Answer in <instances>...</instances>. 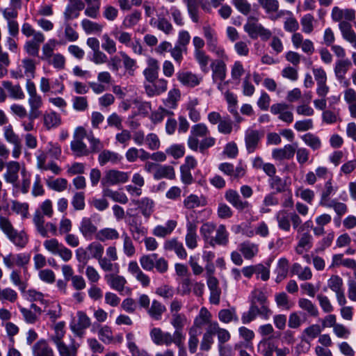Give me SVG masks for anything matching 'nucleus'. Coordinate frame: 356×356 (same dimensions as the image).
I'll list each match as a JSON object with an SVG mask.
<instances>
[{"instance_id":"1","label":"nucleus","mask_w":356,"mask_h":356,"mask_svg":"<svg viewBox=\"0 0 356 356\" xmlns=\"http://www.w3.org/2000/svg\"><path fill=\"white\" fill-rule=\"evenodd\" d=\"M250 299V306L248 311L242 314V323H250L258 316L264 320H268L272 314V311L267 304L266 294L259 289H254L252 291Z\"/></svg>"},{"instance_id":"2","label":"nucleus","mask_w":356,"mask_h":356,"mask_svg":"<svg viewBox=\"0 0 356 356\" xmlns=\"http://www.w3.org/2000/svg\"><path fill=\"white\" fill-rule=\"evenodd\" d=\"M26 90L29 95L28 104L30 118H38L42 114L40 108L43 106V101L42 97L37 92L35 84L31 79H28L26 81Z\"/></svg>"},{"instance_id":"3","label":"nucleus","mask_w":356,"mask_h":356,"mask_svg":"<svg viewBox=\"0 0 356 356\" xmlns=\"http://www.w3.org/2000/svg\"><path fill=\"white\" fill-rule=\"evenodd\" d=\"M275 218L277 222L278 227L285 232H289L291 229V222L293 229H296L302 223L300 216L296 212L289 213L286 210L281 209L275 214Z\"/></svg>"},{"instance_id":"4","label":"nucleus","mask_w":356,"mask_h":356,"mask_svg":"<svg viewBox=\"0 0 356 356\" xmlns=\"http://www.w3.org/2000/svg\"><path fill=\"white\" fill-rule=\"evenodd\" d=\"M3 135L6 141L13 145L11 151L13 158L19 159L22 153L23 145L19 136L15 133L12 124H9L3 127Z\"/></svg>"},{"instance_id":"5","label":"nucleus","mask_w":356,"mask_h":356,"mask_svg":"<svg viewBox=\"0 0 356 356\" xmlns=\"http://www.w3.org/2000/svg\"><path fill=\"white\" fill-rule=\"evenodd\" d=\"M243 29L252 40L260 38L262 40L266 41L272 37V32L269 29L255 22H247L244 24Z\"/></svg>"},{"instance_id":"6","label":"nucleus","mask_w":356,"mask_h":356,"mask_svg":"<svg viewBox=\"0 0 356 356\" xmlns=\"http://www.w3.org/2000/svg\"><path fill=\"white\" fill-rule=\"evenodd\" d=\"M77 319L71 322L70 327L75 336L82 338L85 334V330L91 325L90 317L83 311L76 313Z\"/></svg>"},{"instance_id":"7","label":"nucleus","mask_w":356,"mask_h":356,"mask_svg":"<svg viewBox=\"0 0 356 356\" xmlns=\"http://www.w3.org/2000/svg\"><path fill=\"white\" fill-rule=\"evenodd\" d=\"M225 198L238 211L248 212L252 209L251 204L247 200H243L239 193L234 189H229L225 193Z\"/></svg>"},{"instance_id":"8","label":"nucleus","mask_w":356,"mask_h":356,"mask_svg":"<svg viewBox=\"0 0 356 356\" xmlns=\"http://www.w3.org/2000/svg\"><path fill=\"white\" fill-rule=\"evenodd\" d=\"M33 223L36 227L38 232L42 237L48 236V231L52 234L53 236L57 235V227L56 225L52 222H47L44 225V218L43 215L37 210L33 217Z\"/></svg>"},{"instance_id":"9","label":"nucleus","mask_w":356,"mask_h":356,"mask_svg":"<svg viewBox=\"0 0 356 356\" xmlns=\"http://www.w3.org/2000/svg\"><path fill=\"white\" fill-rule=\"evenodd\" d=\"M128 179L129 176L127 172L116 170H109L105 172V175L102 179L101 184L103 188H108L110 186L125 183Z\"/></svg>"},{"instance_id":"10","label":"nucleus","mask_w":356,"mask_h":356,"mask_svg":"<svg viewBox=\"0 0 356 356\" xmlns=\"http://www.w3.org/2000/svg\"><path fill=\"white\" fill-rule=\"evenodd\" d=\"M209 134L207 126L204 123L196 124L191 127V135L188 138V146L193 150L197 151L198 137H205Z\"/></svg>"},{"instance_id":"11","label":"nucleus","mask_w":356,"mask_h":356,"mask_svg":"<svg viewBox=\"0 0 356 356\" xmlns=\"http://www.w3.org/2000/svg\"><path fill=\"white\" fill-rule=\"evenodd\" d=\"M6 172L3 177L5 181L12 186H17V181L19 180V172H21L20 164L15 161H10L5 163Z\"/></svg>"},{"instance_id":"12","label":"nucleus","mask_w":356,"mask_h":356,"mask_svg":"<svg viewBox=\"0 0 356 356\" xmlns=\"http://www.w3.org/2000/svg\"><path fill=\"white\" fill-rule=\"evenodd\" d=\"M298 234L296 238L298 240L296 247V252L298 254H302L305 251H308L313 245V237L309 232H302V227L297 228Z\"/></svg>"},{"instance_id":"13","label":"nucleus","mask_w":356,"mask_h":356,"mask_svg":"<svg viewBox=\"0 0 356 356\" xmlns=\"http://www.w3.org/2000/svg\"><path fill=\"white\" fill-rule=\"evenodd\" d=\"M85 8L82 0H70L63 12L65 20L68 22L79 17L80 11Z\"/></svg>"},{"instance_id":"14","label":"nucleus","mask_w":356,"mask_h":356,"mask_svg":"<svg viewBox=\"0 0 356 356\" xmlns=\"http://www.w3.org/2000/svg\"><path fill=\"white\" fill-rule=\"evenodd\" d=\"M168 84L165 79L157 78L154 82L145 84V90L148 97L159 96L167 90Z\"/></svg>"},{"instance_id":"15","label":"nucleus","mask_w":356,"mask_h":356,"mask_svg":"<svg viewBox=\"0 0 356 356\" xmlns=\"http://www.w3.org/2000/svg\"><path fill=\"white\" fill-rule=\"evenodd\" d=\"M264 134L252 129H248L245 134V143L248 153H253L258 147L259 143Z\"/></svg>"},{"instance_id":"16","label":"nucleus","mask_w":356,"mask_h":356,"mask_svg":"<svg viewBox=\"0 0 356 356\" xmlns=\"http://www.w3.org/2000/svg\"><path fill=\"white\" fill-rule=\"evenodd\" d=\"M291 42L296 49L301 48L302 51L308 55H312L314 52L313 42L309 39L304 40L300 33H295L292 35Z\"/></svg>"},{"instance_id":"17","label":"nucleus","mask_w":356,"mask_h":356,"mask_svg":"<svg viewBox=\"0 0 356 356\" xmlns=\"http://www.w3.org/2000/svg\"><path fill=\"white\" fill-rule=\"evenodd\" d=\"M270 112L273 115H278V118L288 124L293 121V113L289 111V105L285 103L274 104L270 106Z\"/></svg>"},{"instance_id":"18","label":"nucleus","mask_w":356,"mask_h":356,"mask_svg":"<svg viewBox=\"0 0 356 356\" xmlns=\"http://www.w3.org/2000/svg\"><path fill=\"white\" fill-rule=\"evenodd\" d=\"M332 19L334 22H351L355 18V11L351 8L341 9L337 6H334L332 10Z\"/></svg>"},{"instance_id":"19","label":"nucleus","mask_w":356,"mask_h":356,"mask_svg":"<svg viewBox=\"0 0 356 356\" xmlns=\"http://www.w3.org/2000/svg\"><path fill=\"white\" fill-rule=\"evenodd\" d=\"M197 227V225L196 221H187L185 241L187 247L190 249H194L197 246V235L196 232Z\"/></svg>"},{"instance_id":"20","label":"nucleus","mask_w":356,"mask_h":356,"mask_svg":"<svg viewBox=\"0 0 356 356\" xmlns=\"http://www.w3.org/2000/svg\"><path fill=\"white\" fill-rule=\"evenodd\" d=\"M79 229L83 236L88 239H92L98 232L97 227L93 222V220L88 217H83L81 219Z\"/></svg>"},{"instance_id":"21","label":"nucleus","mask_w":356,"mask_h":356,"mask_svg":"<svg viewBox=\"0 0 356 356\" xmlns=\"http://www.w3.org/2000/svg\"><path fill=\"white\" fill-rule=\"evenodd\" d=\"M177 80L184 86L194 88L200 83L202 79L188 71H179L177 74Z\"/></svg>"},{"instance_id":"22","label":"nucleus","mask_w":356,"mask_h":356,"mask_svg":"<svg viewBox=\"0 0 356 356\" xmlns=\"http://www.w3.org/2000/svg\"><path fill=\"white\" fill-rule=\"evenodd\" d=\"M1 84L10 98L15 100H23L25 98V93L19 83L13 84L10 81H3Z\"/></svg>"},{"instance_id":"23","label":"nucleus","mask_w":356,"mask_h":356,"mask_svg":"<svg viewBox=\"0 0 356 356\" xmlns=\"http://www.w3.org/2000/svg\"><path fill=\"white\" fill-rule=\"evenodd\" d=\"M127 270L130 274L141 283L143 286L146 287L149 286L150 283L149 277L141 270L136 261H131L128 264Z\"/></svg>"},{"instance_id":"24","label":"nucleus","mask_w":356,"mask_h":356,"mask_svg":"<svg viewBox=\"0 0 356 356\" xmlns=\"http://www.w3.org/2000/svg\"><path fill=\"white\" fill-rule=\"evenodd\" d=\"M147 67L143 71V75L145 79L150 82H154L158 78L159 64V61L154 58H149L147 60Z\"/></svg>"},{"instance_id":"25","label":"nucleus","mask_w":356,"mask_h":356,"mask_svg":"<svg viewBox=\"0 0 356 356\" xmlns=\"http://www.w3.org/2000/svg\"><path fill=\"white\" fill-rule=\"evenodd\" d=\"M7 238L18 249L26 248L29 241V237L24 230L15 229Z\"/></svg>"},{"instance_id":"26","label":"nucleus","mask_w":356,"mask_h":356,"mask_svg":"<svg viewBox=\"0 0 356 356\" xmlns=\"http://www.w3.org/2000/svg\"><path fill=\"white\" fill-rule=\"evenodd\" d=\"M43 125L47 130L58 127L62 124L61 116L54 111L45 112L42 117Z\"/></svg>"},{"instance_id":"27","label":"nucleus","mask_w":356,"mask_h":356,"mask_svg":"<svg viewBox=\"0 0 356 356\" xmlns=\"http://www.w3.org/2000/svg\"><path fill=\"white\" fill-rule=\"evenodd\" d=\"M209 332L213 335L216 334L218 337V346L225 344L231 338V334L228 330L221 328L217 322H211L209 325Z\"/></svg>"},{"instance_id":"28","label":"nucleus","mask_w":356,"mask_h":356,"mask_svg":"<svg viewBox=\"0 0 356 356\" xmlns=\"http://www.w3.org/2000/svg\"><path fill=\"white\" fill-rule=\"evenodd\" d=\"M129 232L131 234L132 239L135 241L141 243L143 241L142 238L145 237L147 233V229L143 226L140 221H138L136 219H133L129 223Z\"/></svg>"},{"instance_id":"29","label":"nucleus","mask_w":356,"mask_h":356,"mask_svg":"<svg viewBox=\"0 0 356 356\" xmlns=\"http://www.w3.org/2000/svg\"><path fill=\"white\" fill-rule=\"evenodd\" d=\"M339 29L343 38L356 49V33L353 29L351 24L347 22H341L339 24Z\"/></svg>"},{"instance_id":"30","label":"nucleus","mask_w":356,"mask_h":356,"mask_svg":"<svg viewBox=\"0 0 356 356\" xmlns=\"http://www.w3.org/2000/svg\"><path fill=\"white\" fill-rule=\"evenodd\" d=\"M149 24L163 32L165 35H170L174 31L173 26L170 22L165 17L160 15L158 16L157 19L152 17L149 20Z\"/></svg>"},{"instance_id":"31","label":"nucleus","mask_w":356,"mask_h":356,"mask_svg":"<svg viewBox=\"0 0 356 356\" xmlns=\"http://www.w3.org/2000/svg\"><path fill=\"white\" fill-rule=\"evenodd\" d=\"M21 182L19 183L18 181H17V186H13V194L18 193L19 192H21L23 194H26L29 191L31 175L26 171L24 167L21 170Z\"/></svg>"},{"instance_id":"32","label":"nucleus","mask_w":356,"mask_h":356,"mask_svg":"<svg viewBox=\"0 0 356 356\" xmlns=\"http://www.w3.org/2000/svg\"><path fill=\"white\" fill-rule=\"evenodd\" d=\"M224 60L220 58L211 64L212 78L214 82L224 81L226 77L227 68Z\"/></svg>"},{"instance_id":"33","label":"nucleus","mask_w":356,"mask_h":356,"mask_svg":"<svg viewBox=\"0 0 356 356\" xmlns=\"http://www.w3.org/2000/svg\"><path fill=\"white\" fill-rule=\"evenodd\" d=\"M238 250L245 259H252L259 252V245L250 241H245L239 245Z\"/></svg>"},{"instance_id":"34","label":"nucleus","mask_w":356,"mask_h":356,"mask_svg":"<svg viewBox=\"0 0 356 356\" xmlns=\"http://www.w3.org/2000/svg\"><path fill=\"white\" fill-rule=\"evenodd\" d=\"M163 247L166 250L174 251L181 259H185L187 257V252L182 243L179 242L177 238H173L166 241Z\"/></svg>"},{"instance_id":"35","label":"nucleus","mask_w":356,"mask_h":356,"mask_svg":"<svg viewBox=\"0 0 356 356\" xmlns=\"http://www.w3.org/2000/svg\"><path fill=\"white\" fill-rule=\"evenodd\" d=\"M36 35L35 38L27 40L24 46V49L26 54L31 56H38L39 54L40 47L44 42L45 38Z\"/></svg>"},{"instance_id":"36","label":"nucleus","mask_w":356,"mask_h":356,"mask_svg":"<svg viewBox=\"0 0 356 356\" xmlns=\"http://www.w3.org/2000/svg\"><path fill=\"white\" fill-rule=\"evenodd\" d=\"M296 148L292 145H286L282 148L274 149L272 151V157L275 160L282 161L290 159L293 157Z\"/></svg>"},{"instance_id":"37","label":"nucleus","mask_w":356,"mask_h":356,"mask_svg":"<svg viewBox=\"0 0 356 356\" xmlns=\"http://www.w3.org/2000/svg\"><path fill=\"white\" fill-rule=\"evenodd\" d=\"M60 356H77L79 344L72 340L70 345L65 344L64 341L55 344Z\"/></svg>"},{"instance_id":"38","label":"nucleus","mask_w":356,"mask_h":356,"mask_svg":"<svg viewBox=\"0 0 356 356\" xmlns=\"http://www.w3.org/2000/svg\"><path fill=\"white\" fill-rule=\"evenodd\" d=\"M216 236L210 242V245L214 247L216 245H227L229 242V234L224 225H220L216 229Z\"/></svg>"},{"instance_id":"39","label":"nucleus","mask_w":356,"mask_h":356,"mask_svg":"<svg viewBox=\"0 0 356 356\" xmlns=\"http://www.w3.org/2000/svg\"><path fill=\"white\" fill-rule=\"evenodd\" d=\"M343 99L348 106V111L352 118H356V90L348 88L343 91Z\"/></svg>"},{"instance_id":"40","label":"nucleus","mask_w":356,"mask_h":356,"mask_svg":"<svg viewBox=\"0 0 356 356\" xmlns=\"http://www.w3.org/2000/svg\"><path fill=\"white\" fill-rule=\"evenodd\" d=\"M105 279L111 289L118 292L124 291L127 280L123 276L118 275L117 273L108 274L105 275Z\"/></svg>"},{"instance_id":"41","label":"nucleus","mask_w":356,"mask_h":356,"mask_svg":"<svg viewBox=\"0 0 356 356\" xmlns=\"http://www.w3.org/2000/svg\"><path fill=\"white\" fill-rule=\"evenodd\" d=\"M177 222L176 220H168L165 225H157L152 230V234L161 238H164L170 235L177 227Z\"/></svg>"},{"instance_id":"42","label":"nucleus","mask_w":356,"mask_h":356,"mask_svg":"<svg viewBox=\"0 0 356 356\" xmlns=\"http://www.w3.org/2000/svg\"><path fill=\"white\" fill-rule=\"evenodd\" d=\"M185 340V335L180 334L178 332H174L172 334L170 332H164L162 339L160 342V346L165 345L167 346H170L172 343H175L177 347L181 346L183 342Z\"/></svg>"},{"instance_id":"43","label":"nucleus","mask_w":356,"mask_h":356,"mask_svg":"<svg viewBox=\"0 0 356 356\" xmlns=\"http://www.w3.org/2000/svg\"><path fill=\"white\" fill-rule=\"evenodd\" d=\"M181 98V92L178 88H174L169 90L168 96L163 99V103L167 109H175L177 107V103Z\"/></svg>"},{"instance_id":"44","label":"nucleus","mask_w":356,"mask_h":356,"mask_svg":"<svg viewBox=\"0 0 356 356\" xmlns=\"http://www.w3.org/2000/svg\"><path fill=\"white\" fill-rule=\"evenodd\" d=\"M133 202L134 204L138 206L141 213L146 218H149L154 211V202L148 197H144L138 200H133Z\"/></svg>"},{"instance_id":"45","label":"nucleus","mask_w":356,"mask_h":356,"mask_svg":"<svg viewBox=\"0 0 356 356\" xmlns=\"http://www.w3.org/2000/svg\"><path fill=\"white\" fill-rule=\"evenodd\" d=\"M351 66L352 63L348 59H341L337 60L334 68V74L337 80H343L347 72Z\"/></svg>"},{"instance_id":"46","label":"nucleus","mask_w":356,"mask_h":356,"mask_svg":"<svg viewBox=\"0 0 356 356\" xmlns=\"http://www.w3.org/2000/svg\"><path fill=\"white\" fill-rule=\"evenodd\" d=\"M120 237L118 231L115 228L105 227L99 230L95 238L101 242L117 240Z\"/></svg>"},{"instance_id":"47","label":"nucleus","mask_w":356,"mask_h":356,"mask_svg":"<svg viewBox=\"0 0 356 356\" xmlns=\"http://www.w3.org/2000/svg\"><path fill=\"white\" fill-rule=\"evenodd\" d=\"M198 105L199 99L196 97L190 98L186 104V108L188 112V117L193 122H197L201 119L200 112L197 108Z\"/></svg>"},{"instance_id":"48","label":"nucleus","mask_w":356,"mask_h":356,"mask_svg":"<svg viewBox=\"0 0 356 356\" xmlns=\"http://www.w3.org/2000/svg\"><path fill=\"white\" fill-rule=\"evenodd\" d=\"M33 356H54V351L45 340L37 341L32 348Z\"/></svg>"},{"instance_id":"49","label":"nucleus","mask_w":356,"mask_h":356,"mask_svg":"<svg viewBox=\"0 0 356 356\" xmlns=\"http://www.w3.org/2000/svg\"><path fill=\"white\" fill-rule=\"evenodd\" d=\"M289 262L285 257L280 258L277 261V265L275 269L277 274L275 282L277 283L281 282L284 280L289 273Z\"/></svg>"},{"instance_id":"50","label":"nucleus","mask_w":356,"mask_h":356,"mask_svg":"<svg viewBox=\"0 0 356 356\" xmlns=\"http://www.w3.org/2000/svg\"><path fill=\"white\" fill-rule=\"evenodd\" d=\"M166 308L161 302L156 300L152 302V305L147 310L149 316L154 320L159 321L161 319L163 314L165 312Z\"/></svg>"},{"instance_id":"51","label":"nucleus","mask_w":356,"mask_h":356,"mask_svg":"<svg viewBox=\"0 0 356 356\" xmlns=\"http://www.w3.org/2000/svg\"><path fill=\"white\" fill-rule=\"evenodd\" d=\"M121 159L122 157L118 153L105 149L99 154L98 161L101 165H104L108 162L113 164L118 163Z\"/></svg>"},{"instance_id":"52","label":"nucleus","mask_w":356,"mask_h":356,"mask_svg":"<svg viewBox=\"0 0 356 356\" xmlns=\"http://www.w3.org/2000/svg\"><path fill=\"white\" fill-rule=\"evenodd\" d=\"M174 112L160 106L156 110L152 111L150 115V120L154 124L161 123L165 116L172 117Z\"/></svg>"},{"instance_id":"53","label":"nucleus","mask_w":356,"mask_h":356,"mask_svg":"<svg viewBox=\"0 0 356 356\" xmlns=\"http://www.w3.org/2000/svg\"><path fill=\"white\" fill-rule=\"evenodd\" d=\"M175 178V169L171 165H159L154 175L155 179H174Z\"/></svg>"},{"instance_id":"54","label":"nucleus","mask_w":356,"mask_h":356,"mask_svg":"<svg viewBox=\"0 0 356 356\" xmlns=\"http://www.w3.org/2000/svg\"><path fill=\"white\" fill-rule=\"evenodd\" d=\"M291 273L296 275L298 279L302 281L311 280L312 277V272L310 268L307 266L302 268L298 263L293 264Z\"/></svg>"},{"instance_id":"55","label":"nucleus","mask_w":356,"mask_h":356,"mask_svg":"<svg viewBox=\"0 0 356 356\" xmlns=\"http://www.w3.org/2000/svg\"><path fill=\"white\" fill-rule=\"evenodd\" d=\"M277 346L270 338L262 339L258 344L259 350L264 356H273Z\"/></svg>"},{"instance_id":"56","label":"nucleus","mask_w":356,"mask_h":356,"mask_svg":"<svg viewBox=\"0 0 356 356\" xmlns=\"http://www.w3.org/2000/svg\"><path fill=\"white\" fill-rule=\"evenodd\" d=\"M207 46L209 51L215 54L219 58L228 60V56L226 54L225 49L218 44L217 37L209 40L207 42Z\"/></svg>"},{"instance_id":"57","label":"nucleus","mask_w":356,"mask_h":356,"mask_svg":"<svg viewBox=\"0 0 356 356\" xmlns=\"http://www.w3.org/2000/svg\"><path fill=\"white\" fill-rule=\"evenodd\" d=\"M98 329V337L99 339L105 343H111L113 339V332L111 328L108 325H100L99 324L95 325H94L92 331H95V327Z\"/></svg>"},{"instance_id":"58","label":"nucleus","mask_w":356,"mask_h":356,"mask_svg":"<svg viewBox=\"0 0 356 356\" xmlns=\"http://www.w3.org/2000/svg\"><path fill=\"white\" fill-rule=\"evenodd\" d=\"M81 26L86 34L99 33L102 31L103 26L97 22L88 19H83L81 22Z\"/></svg>"},{"instance_id":"59","label":"nucleus","mask_w":356,"mask_h":356,"mask_svg":"<svg viewBox=\"0 0 356 356\" xmlns=\"http://www.w3.org/2000/svg\"><path fill=\"white\" fill-rule=\"evenodd\" d=\"M103 195L105 197H110L114 202L120 204H127L129 201V199L125 193L118 191H113L108 188H103Z\"/></svg>"},{"instance_id":"60","label":"nucleus","mask_w":356,"mask_h":356,"mask_svg":"<svg viewBox=\"0 0 356 356\" xmlns=\"http://www.w3.org/2000/svg\"><path fill=\"white\" fill-rule=\"evenodd\" d=\"M299 307L305 311L309 316L316 317L318 315L317 307L309 299L300 298L298 302Z\"/></svg>"},{"instance_id":"61","label":"nucleus","mask_w":356,"mask_h":356,"mask_svg":"<svg viewBox=\"0 0 356 356\" xmlns=\"http://www.w3.org/2000/svg\"><path fill=\"white\" fill-rule=\"evenodd\" d=\"M300 138L305 145L312 148L314 151L319 149L321 147V141L318 136L312 133H307L301 136Z\"/></svg>"},{"instance_id":"62","label":"nucleus","mask_w":356,"mask_h":356,"mask_svg":"<svg viewBox=\"0 0 356 356\" xmlns=\"http://www.w3.org/2000/svg\"><path fill=\"white\" fill-rule=\"evenodd\" d=\"M123 240L122 250L127 257H132L136 254V248L133 243V239L127 233L122 235Z\"/></svg>"},{"instance_id":"63","label":"nucleus","mask_w":356,"mask_h":356,"mask_svg":"<svg viewBox=\"0 0 356 356\" xmlns=\"http://www.w3.org/2000/svg\"><path fill=\"white\" fill-rule=\"evenodd\" d=\"M216 226L213 222L204 223L200 229V234L204 241L210 245L211 239H213V234L216 231Z\"/></svg>"},{"instance_id":"64","label":"nucleus","mask_w":356,"mask_h":356,"mask_svg":"<svg viewBox=\"0 0 356 356\" xmlns=\"http://www.w3.org/2000/svg\"><path fill=\"white\" fill-rule=\"evenodd\" d=\"M113 260L103 256L98 260L100 268L104 272H114L118 273L120 266L118 263H113Z\"/></svg>"}]
</instances>
